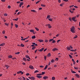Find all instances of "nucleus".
Returning <instances> with one entry per match:
<instances>
[{"label":"nucleus","mask_w":80,"mask_h":80,"mask_svg":"<svg viewBox=\"0 0 80 80\" xmlns=\"http://www.w3.org/2000/svg\"><path fill=\"white\" fill-rule=\"evenodd\" d=\"M37 75H38V76H40V75H42V74L40 73V74H37Z\"/></svg>","instance_id":"nucleus-45"},{"label":"nucleus","mask_w":80,"mask_h":80,"mask_svg":"<svg viewBox=\"0 0 80 80\" xmlns=\"http://www.w3.org/2000/svg\"><path fill=\"white\" fill-rule=\"evenodd\" d=\"M55 62V60H54L53 59H52L51 60V62L52 63H54V62Z\"/></svg>","instance_id":"nucleus-13"},{"label":"nucleus","mask_w":80,"mask_h":80,"mask_svg":"<svg viewBox=\"0 0 80 80\" xmlns=\"http://www.w3.org/2000/svg\"><path fill=\"white\" fill-rule=\"evenodd\" d=\"M36 77L38 78H41L42 77V76H37Z\"/></svg>","instance_id":"nucleus-14"},{"label":"nucleus","mask_w":80,"mask_h":80,"mask_svg":"<svg viewBox=\"0 0 80 80\" xmlns=\"http://www.w3.org/2000/svg\"><path fill=\"white\" fill-rule=\"evenodd\" d=\"M22 64L23 65H25V62L22 63Z\"/></svg>","instance_id":"nucleus-55"},{"label":"nucleus","mask_w":80,"mask_h":80,"mask_svg":"<svg viewBox=\"0 0 80 80\" xmlns=\"http://www.w3.org/2000/svg\"><path fill=\"white\" fill-rule=\"evenodd\" d=\"M50 18V15H48L47 16V18Z\"/></svg>","instance_id":"nucleus-17"},{"label":"nucleus","mask_w":80,"mask_h":80,"mask_svg":"<svg viewBox=\"0 0 80 80\" xmlns=\"http://www.w3.org/2000/svg\"><path fill=\"white\" fill-rule=\"evenodd\" d=\"M29 68L31 70H33V69H34V67H33V66H32L31 65H29Z\"/></svg>","instance_id":"nucleus-4"},{"label":"nucleus","mask_w":80,"mask_h":80,"mask_svg":"<svg viewBox=\"0 0 80 80\" xmlns=\"http://www.w3.org/2000/svg\"><path fill=\"white\" fill-rule=\"evenodd\" d=\"M24 46H25L23 44H21V46L22 47H24Z\"/></svg>","instance_id":"nucleus-31"},{"label":"nucleus","mask_w":80,"mask_h":80,"mask_svg":"<svg viewBox=\"0 0 80 80\" xmlns=\"http://www.w3.org/2000/svg\"><path fill=\"white\" fill-rule=\"evenodd\" d=\"M67 49L68 50H70V48L69 47H67Z\"/></svg>","instance_id":"nucleus-29"},{"label":"nucleus","mask_w":80,"mask_h":80,"mask_svg":"<svg viewBox=\"0 0 80 80\" xmlns=\"http://www.w3.org/2000/svg\"><path fill=\"white\" fill-rule=\"evenodd\" d=\"M23 60L24 61H27V59L26 58H23Z\"/></svg>","instance_id":"nucleus-24"},{"label":"nucleus","mask_w":80,"mask_h":80,"mask_svg":"<svg viewBox=\"0 0 80 80\" xmlns=\"http://www.w3.org/2000/svg\"><path fill=\"white\" fill-rule=\"evenodd\" d=\"M48 67V65H46L45 66V68H44V70H46V69H47V68Z\"/></svg>","instance_id":"nucleus-18"},{"label":"nucleus","mask_w":80,"mask_h":80,"mask_svg":"<svg viewBox=\"0 0 80 80\" xmlns=\"http://www.w3.org/2000/svg\"><path fill=\"white\" fill-rule=\"evenodd\" d=\"M4 16H5L6 17H7V16H8V14H7V13H5L4 14Z\"/></svg>","instance_id":"nucleus-25"},{"label":"nucleus","mask_w":80,"mask_h":80,"mask_svg":"<svg viewBox=\"0 0 80 80\" xmlns=\"http://www.w3.org/2000/svg\"><path fill=\"white\" fill-rule=\"evenodd\" d=\"M23 5V2H20V4H19V7L21 8V7H22V5Z\"/></svg>","instance_id":"nucleus-5"},{"label":"nucleus","mask_w":80,"mask_h":80,"mask_svg":"<svg viewBox=\"0 0 80 80\" xmlns=\"http://www.w3.org/2000/svg\"><path fill=\"white\" fill-rule=\"evenodd\" d=\"M43 79H44V80H46V79H47L48 78V77L47 76H44L43 77Z\"/></svg>","instance_id":"nucleus-12"},{"label":"nucleus","mask_w":80,"mask_h":80,"mask_svg":"<svg viewBox=\"0 0 80 80\" xmlns=\"http://www.w3.org/2000/svg\"><path fill=\"white\" fill-rule=\"evenodd\" d=\"M32 44H33V45H34V46L35 45V42H32Z\"/></svg>","instance_id":"nucleus-63"},{"label":"nucleus","mask_w":80,"mask_h":80,"mask_svg":"<svg viewBox=\"0 0 80 80\" xmlns=\"http://www.w3.org/2000/svg\"><path fill=\"white\" fill-rule=\"evenodd\" d=\"M16 28H17L18 27V25L17 24H15Z\"/></svg>","instance_id":"nucleus-37"},{"label":"nucleus","mask_w":80,"mask_h":80,"mask_svg":"<svg viewBox=\"0 0 80 80\" xmlns=\"http://www.w3.org/2000/svg\"><path fill=\"white\" fill-rule=\"evenodd\" d=\"M22 78H23V80H26L25 78V77H23Z\"/></svg>","instance_id":"nucleus-64"},{"label":"nucleus","mask_w":80,"mask_h":80,"mask_svg":"<svg viewBox=\"0 0 80 80\" xmlns=\"http://www.w3.org/2000/svg\"><path fill=\"white\" fill-rule=\"evenodd\" d=\"M5 25H6V26H8V24L7 23H5Z\"/></svg>","instance_id":"nucleus-56"},{"label":"nucleus","mask_w":80,"mask_h":80,"mask_svg":"<svg viewBox=\"0 0 80 80\" xmlns=\"http://www.w3.org/2000/svg\"><path fill=\"white\" fill-rule=\"evenodd\" d=\"M15 54H16V55H18V54H20V52H16L15 53Z\"/></svg>","instance_id":"nucleus-27"},{"label":"nucleus","mask_w":80,"mask_h":80,"mask_svg":"<svg viewBox=\"0 0 80 80\" xmlns=\"http://www.w3.org/2000/svg\"><path fill=\"white\" fill-rule=\"evenodd\" d=\"M75 76L76 77H78V78H80V76L79 75L77 74H75Z\"/></svg>","instance_id":"nucleus-8"},{"label":"nucleus","mask_w":80,"mask_h":80,"mask_svg":"<svg viewBox=\"0 0 80 80\" xmlns=\"http://www.w3.org/2000/svg\"><path fill=\"white\" fill-rule=\"evenodd\" d=\"M45 72H42V73L41 74L42 75H44V74H45Z\"/></svg>","instance_id":"nucleus-44"},{"label":"nucleus","mask_w":80,"mask_h":80,"mask_svg":"<svg viewBox=\"0 0 80 80\" xmlns=\"http://www.w3.org/2000/svg\"><path fill=\"white\" fill-rule=\"evenodd\" d=\"M48 20L49 21H52V18H49L48 19Z\"/></svg>","instance_id":"nucleus-40"},{"label":"nucleus","mask_w":80,"mask_h":80,"mask_svg":"<svg viewBox=\"0 0 80 80\" xmlns=\"http://www.w3.org/2000/svg\"><path fill=\"white\" fill-rule=\"evenodd\" d=\"M29 75H30V74H29V73H27L26 74V76H28Z\"/></svg>","instance_id":"nucleus-50"},{"label":"nucleus","mask_w":80,"mask_h":80,"mask_svg":"<svg viewBox=\"0 0 80 80\" xmlns=\"http://www.w3.org/2000/svg\"><path fill=\"white\" fill-rule=\"evenodd\" d=\"M74 7V6L73 5H72L70 7V8H71L72 7Z\"/></svg>","instance_id":"nucleus-58"},{"label":"nucleus","mask_w":80,"mask_h":80,"mask_svg":"<svg viewBox=\"0 0 80 80\" xmlns=\"http://www.w3.org/2000/svg\"><path fill=\"white\" fill-rule=\"evenodd\" d=\"M3 45H5L4 43H2V44H0V46H3Z\"/></svg>","instance_id":"nucleus-20"},{"label":"nucleus","mask_w":80,"mask_h":80,"mask_svg":"<svg viewBox=\"0 0 80 80\" xmlns=\"http://www.w3.org/2000/svg\"><path fill=\"white\" fill-rule=\"evenodd\" d=\"M46 58H47V57H46V56H45L44 57V59H45V60H46Z\"/></svg>","instance_id":"nucleus-49"},{"label":"nucleus","mask_w":80,"mask_h":80,"mask_svg":"<svg viewBox=\"0 0 80 80\" xmlns=\"http://www.w3.org/2000/svg\"><path fill=\"white\" fill-rule=\"evenodd\" d=\"M58 49L56 48H54V49H52V51H56V50H57Z\"/></svg>","instance_id":"nucleus-10"},{"label":"nucleus","mask_w":80,"mask_h":80,"mask_svg":"<svg viewBox=\"0 0 80 80\" xmlns=\"http://www.w3.org/2000/svg\"><path fill=\"white\" fill-rule=\"evenodd\" d=\"M75 27L74 26H72L71 28V30L70 31L72 32V33H75Z\"/></svg>","instance_id":"nucleus-1"},{"label":"nucleus","mask_w":80,"mask_h":80,"mask_svg":"<svg viewBox=\"0 0 80 80\" xmlns=\"http://www.w3.org/2000/svg\"><path fill=\"white\" fill-rule=\"evenodd\" d=\"M50 63H51V62H50V61L49 62V64H48V65L49 66V65H50Z\"/></svg>","instance_id":"nucleus-62"},{"label":"nucleus","mask_w":80,"mask_h":80,"mask_svg":"<svg viewBox=\"0 0 80 80\" xmlns=\"http://www.w3.org/2000/svg\"><path fill=\"white\" fill-rule=\"evenodd\" d=\"M5 67H7L6 68H8L9 67V66H8L7 65H5Z\"/></svg>","instance_id":"nucleus-26"},{"label":"nucleus","mask_w":80,"mask_h":80,"mask_svg":"<svg viewBox=\"0 0 80 80\" xmlns=\"http://www.w3.org/2000/svg\"><path fill=\"white\" fill-rule=\"evenodd\" d=\"M69 55L70 57V58H72V56L70 54H69Z\"/></svg>","instance_id":"nucleus-43"},{"label":"nucleus","mask_w":80,"mask_h":80,"mask_svg":"<svg viewBox=\"0 0 80 80\" xmlns=\"http://www.w3.org/2000/svg\"><path fill=\"white\" fill-rule=\"evenodd\" d=\"M71 72H72V73H76V72L74 71H71Z\"/></svg>","instance_id":"nucleus-35"},{"label":"nucleus","mask_w":80,"mask_h":80,"mask_svg":"<svg viewBox=\"0 0 80 80\" xmlns=\"http://www.w3.org/2000/svg\"><path fill=\"white\" fill-rule=\"evenodd\" d=\"M53 39H50L49 40V42H52V41H53Z\"/></svg>","instance_id":"nucleus-36"},{"label":"nucleus","mask_w":80,"mask_h":80,"mask_svg":"<svg viewBox=\"0 0 80 80\" xmlns=\"http://www.w3.org/2000/svg\"><path fill=\"white\" fill-rule=\"evenodd\" d=\"M36 48V47H33L32 48V50H34V49H35V48Z\"/></svg>","instance_id":"nucleus-46"},{"label":"nucleus","mask_w":80,"mask_h":80,"mask_svg":"<svg viewBox=\"0 0 80 80\" xmlns=\"http://www.w3.org/2000/svg\"><path fill=\"white\" fill-rule=\"evenodd\" d=\"M40 2V1H38L37 2H36V4H37V3H38Z\"/></svg>","instance_id":"nucleus-51"},{"label":"nucleus","mask_w":80,"mask_h":80,"mask_svg":"<svg viewBox=\"0 0 80 80\" xmlns=\"http://www.w3.org/2000/svg\"><path fill=\"white\" fill-rule=\"evenodd\" d=\"M77 37H78V36H77V35H76L74 37V38H77Z\"/></svg>","instance_id":"nucleus-38"},{"label":"nucleus","mask_w":80,"mask_h":80,"mask_svg":"<svg viewBox=\"0 0 80 80\" xmlns=\"http://www.w3.org/2000/svg\"><path fill=\"white\" fill-rule=\"evenodd\" d=\"M48 27L49 28H52V26H51L50 24H48Z\"/></svg>","instance_id":"nucleus-19"},{"label":"nucleus","mask_w":80,"mask_h":80,"mask_svg":"<svg viewBox=\"0 0 80 80\" xmlns=\"http://www.w3.org/2000/svg\"><path fill=\"white\" fill-rule=\"evenodd\" d=\"M8 8H11V7L10 5H8Z\"/></svg>","instance_id":"nucleus-47"},{"label":"nucleus","mask_w":80,"mask_h":80,"mask_svg":"<svg viewBox=\"0 0 80 80\" xmlns=\"http://www.w3.org/2000/svg\"><path fill=\"white\" fill-rule=\"evenodd\" d=\"M18 20V18H17L16 19H13V20H14V21H17Z\"/></svg>","instance_id":"nucleus-22"},{"label":"nucleus","mask_w":80,"mask_h":80,"mask_svg":"<svg viewBox=\"0 0 80 80\" xmlns=\"http://www.w3.org/2000/svg\"><path fill=\"white\" fill-rule=\"evenodd\" d=\"M40 68H43V66H40Z\"/></svg>","instance_id":"nucleus-61"},{"label":"nucleus","mask_w":80,"mask_h":80,"mask_svg":"<svg viewBox=\"0 0 80 80\" xmlns=\"http://www.w3.org/2000/svg\"><path fill=\"white\" fill-rule=\"evenodd\" d=\"M25 57H26L27 58H28V59L30 60V57L28 55H26L25 56Z\"/></svg>","instance_id":"nucleus-7"},{"label":"nucleus","mask_w":80,"mask_h":80,"mask_svg":"<svg viewBox=\"0 0 80 80\" xmlns=\"http://www.w3.org/2000/svg\"><path fill=\"white\" fill-rule=\"evenodd\" d=\"M38 41L39 42H43V40L42 39H38Z\"/></svg>","instance_id":"nucleus-9"},{"label":"nucleus","mask_w":80,"mask_h":80,"mask_svg":"<svg viewBox=\"0 0 80 80\" xmlns=\"http://www.w3.org/2000/svg\"><path fill=\"white\" fill-rule=\"evenodd\" d=\"M32 39H34V38H35V36H32Z\"/></svg>","instance_id":"nucleus-23"},{"label":"nucleus","mask_w":80,"mask_h":80,"mask_svg":"<svg viewBox=\"0 0 80 80\" xmlns=\"http://www.w3.org/2000/svg\"><path fill=\"white\" fill-rule=\"evenodd\" d=\"M55 42H56V41H55V40H53L52 43H55Z\"/></svg>","instance_id":"nucleus-28"},{"label":"nucleus","mask_w":80,"mask_h":80,"mask_svg":"<svg viewBox=\"0 0 80 80\" xmlns=\"http://www.w3.org/2000/svg\"><path fill=\"white\" fill-rule=\"evenodd\" d=\"M76 18V17H73L72 18V20H73V21H74V22H77V19H75Z\"/></svg>","instance_id":"nucleus-3"},{"label":"nucleus","mask_w":80,"mask_h":80,"mask_svg":"<svg viewBox=\"0 0 80 80\" xmlns=\"http://www.w3.org/2000/svg\"><path fill=\"white\" fill-rule=\"evenodd\" d=\"M52 80H54L55 79V78L54 77H53L52 78Z\"/></svg>","instance_id":"nucleus-32"},{"label":"nucleus","mask_w":80,"mask_h":80,"mask_svg":"<svg viewBox=\"0 0 80 80\" xmlns=\"http://www.w3.org/2000/svg\"><path fill=\"white\" fill-rule=\"evenodd\" d=\"M17 73L18 74H20V73H21V75H23V72H22V71H20L17 72Z\"/></svg>","instance_id":"nucleus-2"},{"label":"nucleus","mask_w":80,"mask_h":80,"mask_svg":"<svg viewBox=\"0 0 80 80\" xmlns=\"http://www.w3.org/2000/svg\"><path fill=\"white\" fill-rule=\"evenodd\" d=\"M45 42L46 43H47V42H48V40H45Z\"/></svg>","instance_id":"nucleus-48"},{"label":"nucleus","mask_w":80,"mask_h":80,"mask_svg":"<svg viewBox=\"0 0 80 80\" xmlns=\"http://www.w3.org/2000/svg\"><path fill=\"white\" fill-rule=\"evenodd\" d=\"M69 12H70L71 13H73V11L71 10H69Z\"/></svg>","instance_id":"nucleus-41"},{"label":"nucleus","mask_w":80,"mask_h":80,"mask_svg":"<svg viewBox=\"0 0 80 80\" xmlns=\"http://www.w3.org/2000/svg\"><path fill=\"white\" fill-rule=\"evenodd\" d=\"M55 60H56V61H58V58H56Z\"/></svg>","instance_id":"nucleus-52"},{"label":"nucleus","mask_w":80,"mask_h":80,"mask_svg":"<svg viewBox=\"0 0 80 80\" xmlns=\"http://www.w3.org/2000/svg\"><path fill=\"white\" fill-rule=\"evenodd\" d=\"M37 72H38V71L36 70L34 71V73H37Z\"/></svg>","instance_id":"nucleus-33"},{"label":"nucleus","mask_w":80,"mask_h":80,"mask_svg":"<svg viewBox=\"0 0 80 80\" xmlns=\"http://www.w3.org/2000/svg\"><path fill=\"white\" fill-rule=\"evenodd\" d=\"M2 34H5V31H3L2 32Z\"/></svg>","instance_id":"nucleus-39"},{"label":"nucleus","mask_w":80,"mask_h":80,"mask_svg":"<svg viewBox=\"0 0 80 80\" xmlns=\"http://www.w3.org/2000/svg\"><path fill=\"white\" fill-rule=\"evenodd\" d=\"M69 20L71 22H72V19H71V18H69Z\"/></svg>","instance_id":"nucleus-53"},{"label":"nucleus","mask_w":80,"mask_h":80,"mask_svg":"<svg viewBox=\"0 0 80 80\" xmlns=\"http://www.w3.org/2000/svg\"><path fill=\"white\" fill-rule=\"evenodd\" d=\"M31 80H35V78L34 77H31Z\"/></svg>","instance_id":"nucleus-15"},{"label":"nucleus","mask_w":80,"mask_h":80,"mask_svg":"<svg viewBox=\"0 0 80 80\" xmlns=\"http://www.w3.org/2000/svg\"><path fill=\"white\" fill-rule=\"evenodd\" d=\"M41 6H42V7H45V5L44 4H41Z\"/></svg>","instance_id":"nucleus-42"},{"label":"nucleus","mask_w":80,"mask_h":80,"mask_svg":"<svg viewBox=\"0 0 80 80\" xmlns=\"http://www.w3.org/2000/svg\"><path fill=\"white\" fill-rule=\"evenodd\" d=\"M8 58H12L13 57L12 56V55H9L8 56Z\"/></svg>","instance_id":"nucleus-21"},{"label":"nucleus","mask_w":80,"mask_h":80,"mask_svg":"<svg viewBox=\"0 0 80 80\" xmlns=\"http://www.w3.org/2000/svg\"><path fill=\"white\" fill-rule=\"evenodd\" d=\"M31 12H37L34 10H31Z\"/></svg>","instance_id":"nucleus-30"},{"label":"nucleus","mask_w":80,"mask_h":80,"mask_svg":"<svg viewBox=\"0 0 80 80\" xmlns=\"http://www.w3.org/2000/svg\"><path fill=\"white\" fill-rule=\"evenodd\" d=\"M20 13H21V12H18V15H19V14H20Z\"/></svg>","instance_id":"nucleus-60"},{"label":"nucleus","mask_w":80,"mask_h":80,"mask_svg":"<svg viewBox=\"0 0 80 80\" xmlns=\"http://www.w3.org/2000/svg\"><path fill=\"white\" fill-rule=\"evenodd\" d=\"M35 29L37 30V31H38L39 30V29H38V28L37 27H36L35 28Z\"/></svg>","instance_id":"nucleus-34"},{"label":"nucleus","mask_w":80,"mask_h":80,"mask_svg":"<svg viewBox=\"0 0 80 80\" xmlns=\"http://www.w3.org/2000/svg\"><path fill=\"white\" fill-rule=\"evenodd\" d=\"M51 56V53H49L47 55V56L48 57H50Z\"/></svg>","instance_id":"nucleus-16"},{"label":"nucleus","mask_w":80,"mask_h":80,"mask_svg":"<svg viewBox=\"0 0 80 80\" xmlns=\"http://www.w3.org/2000/svg\"><path fill=\"white\" fill-rule=\"evenodd\" d=\"M25 38L24 39H21V40H23V41H25Z\"/></svg>","instance_id":"nucleus-54"},{"label":"nucleus","mask_w":80,"mask_h":80,"mask_svg":"<svg viewBox=\"0 0 80 80\" xmlns=\"http://www.w3.org/2000/svg\"><path fill=\"white\" fill-rule=\"evenodd\" d=\"M29 31L30 32H32L33 34H35V33L34 32V30L33 29H31V30H30Z\"/></svg>","instance_id":"nucleus-6"},{"label":"nucleus","mask_w":80,"mask_h":80,"mask_svg":"<svg viewBox=\"0 0 80 80\" xmlns=\"http://www.w3.org/2000/svg\"><path fill=\"white\" fill-rule=\"evenodd\" d=\"M74 8H78V7L77 6H74Z\"/></svg>","instance_id":"nucleus-59"},{"label":"nucleus","mask_w":80,"mask_h":80,"mask_svg":"<svg viewBox=\"0 0 80 80\" xmlns=\"http://www.w3.org/2000/svg\"><path fill=\"white\" fill-rule=\"evenodd\" d=\"M2 2H5V0H1Z\"/></svg>","instance_id":"nucleus-57"},{"label":"nucleus","mask_w":80,"mask_h":80,"mask_svg":"<svg viewBox=\"0 0 80 80\" xmlns=\"http://www.w3.org/2000/svg\"><path fill=\"white\" fill-rule=\"evenodd\" d=\"M44 49V48H42L40 50H39V51L42 52V51Z\"/></svg>","instance_id":"nucleus-11"}]
</instances>
